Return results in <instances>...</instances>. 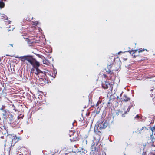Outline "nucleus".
I'll return each mask as SVG.
<instances>
[{
  "label": "nucleus",
  "instance_id": "nucleus-1",
  "mask_svg": "<svg viewBox=\"0 0 155 155\" xmlns=\"http://www.w3.org/2000/svg\"><path fill=\"white\" fill-rule=\"evenodd\" d=\"M8 137L12 139V142H13L14 143H16L20 140L19 137H17L14 134H9Z\"/></svg>",
  "mask_w": 155,
  "mask_h": 155
},
{
  "label": "nucleus",
  "instance_id": "nucleus-2",
  "mask_svg": "<svg viewBox=\"0 0 155 155\" xmlns=\"http://www.w3.org/2000/svg\"><path fill=\"white\" fill-rule=\"evenodd\" d=\"M20 58L21 61H24L26 60L31 64H33V62L32 61V59L29 58L27 56H24L21 57Z\"/></svg>",
  "mask_w": 155,
  "mask_h": 155
},
{
  "label": "nucleus",
  "instance_id": "nucleus-3",
  "mask_svg": "<svg viewBox=\"0 0 155 155\" xmlns=\"http://www.w3.org/2000/svg\"><path fill=\"white\" fill-rule=\"evenodd\" d=\"M32 61L33 62V64H31L32 65L34 66L35 65L37 66L38 67L40 65L39 63L37 61L35 60H33L32 59Z\"/></svg>",
  "mask_w": 155,
  "mask_h": 155
},
{
  "label": "nucleus",
  "instance_id": "nucleus-4",
  "mask_svg": "<svg viewBox=\"0 0 155 155\" xmlns=\"http://www.w3.org/2000/svg\"><path fill=\"white\" fill-rule=\"evenodd\" d=\"M137 51V50H133L130 52V54H132V55L134 56H135V55H134V53H136Z\"/></svg>",
  "mask_w": 155,
  "mask_h": 155
},
{
  "label": "nucleus",
  "instance_id": "nucleus-5",
  "mask_svg": "<svg viewBox=\"0 0 155 155\" xmlns=\"http://www.w3.org/2000/svg\"><path fill=\"white\" fill-rule=\"evenodd\" d=\"M36 69L37 71V72H35V73L37 75H38V73L41 72V71L39 70L38 68H36Z\"/></svg>",
  "mask_w": 155,
  "mask_h": 155
},
{
  "label": "nucleus",
  "instance_id": "nucleus-6",
  "mask_svg": "<svg viewBox=\"0 0 155 155\" xmlns=\"http://www.w3.org/2000/svg\"><path fill=\"white\" fill-rule=\"evenodd\" d=\"M4 6V4L3 2H0V7H3Z\"/></svg>",
  "mask_w": 155,
  "mask_h": 155
},
{
  "label": "nucleus",
  "instance_id": "nucleus-7",
  "mask_svg": "<svg viewBox=\"0 0 155 155\" xmlns=\"http://www.w3.org/2000/svg\"><path fill=\"white\" fill-rule=\"evenodd\" d=\"M145 50L146 51H147V50L146 49H143L142 50L139 49L138 51L139 53L142 52Z\"/></svg>",
  "mask_w": 155,
  "mask_h": 155
},
{
  "label": "nucleus",
  "instance_id": "nucleus-8",
  "mask_svg": "<svg viewBox=\"0 0 155 155\" xmlns=\"http://www.w3.org/2000/svg\"><path fill=\"white\" fill-rule=\"evenodd\" d=\"M38 24V22L37 21L36 22H34V25H37Z\"/></svg>",
  "mask_w": 155,
  "mask_h": 155
},
{
  "label": "nucleus",
  "instance_id": "nucleus-9",
  "mask_svg": "<svg viewBox=\"0 0 155 155\" xmlns=\"http://www.w3.org/2000/svg\"><path fill=\"white\" fill-rule=\"evenodd\" d=\"M104 85L103 86V87H104V88L105 89H107V88H108V86H107V87H104Z\"/></svg>",
  "mask_w": 155,
  "mask_h": 155
},
{
  "label": "nucleus",
  "instance_id": "nucleus-10",
  "mask_svg": "<svg viewBox=\"0 0 155 155\" xmlns=\"http://www.w3.org/2000/svg\"><path fill=\"white\" fill-rule=\"evenodd\" d=\"M128 99H128V98L127 99H126H126H124V101H127L128 100Z\"/></svg>",
  "mask_w": 155,
  "mask_h": 155
},
{
  "label": "nucleus",
  "instance_id": "nucleus-11",
  "mask_svg": "<svg viewBox=\"0 0 155 155\" xmlns=\"http://www.w3.org/2000/svg\"><path fill=\"white\" fill-rule=\"evenodd\" d=\"M10 45H11V46H12V47H13V44H10Z\"/></svg>",
  "mask_w": 155,
  "mask_h": 155
},
{
  "label": "nucleus",
  "instance_id": "nucleus-12",
  "mask_svg": "<svg viewBox=\"0 0 155 155\" xmlns=\"http://www.w3.org/2000/svg\"><path fill=\"white\" fill-rule=\"evenodd\" d=\"M151 130H152V131L153 132V130L152 129V128H151Z\"/></svg>",
  "mask_w": 155,
  "mask_h": 155
},
{
  "label": "nucleus",
  "instance_id": "nucleus-13",
  "mask_svg": "<svg viewBox=\"0 0 155 155\" xmlns=\"http://www.w3.org/2000/svg\"><path fill=\"white\" fill-rule=\"evenodd\" d=\"M126 113V111H125L124 112V113Z\"/></svg>",
  "mask_w": 155,
  "mask_h": 155
}]
</instances>
